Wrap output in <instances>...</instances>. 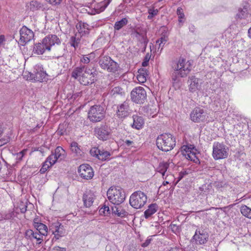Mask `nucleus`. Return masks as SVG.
Instances as JSON below:
<instances>
[{"label":"nucleus","instance_id":"e2e57ef3","mask_svg":"<svg viewBox=\"0 0 251 251\" xmlns=\"http://www.w3.org/2000/svg\"><path fill=\"white\" fill-rule=\"evenodd\" d=\"M3 133V129L2 128L1 125L0 124V136L2 135Z\"/></svg>","mask_w":251,"mask_h":251},{"label":"nucleus","instance_id":"f257e3e1","mask_svg":"<svg viewBox=\"0 0 251 251\" xmlns=\"http://www.w3.org/2000/svg\"><path fill=\"white\" fill-rule=\"evenodd\" d=\"M96 75L94 69L88 66L80 65L75 68L72 72V77L77 79L83 85H88L94 82Z\"/></svg>","mask_w":251,"mask_h":251},{"label":"nucleus","instance_id":"4468645a","mask_svg":"<svg viewBox=\"0 0 251 251\" xmlns=\"http://www.w3.org/2000/svg\"><path fill=\"white\" fill-rule=\"evenodd\" d=\"M169 166V163L168 162H162L160 163L158 167V173L159 174L163 179H165L163 182L164 185L170 183L173 178V175L170 174L169 172H167Z\"/></svg>","mask_w":251,"mask_h":251},{"label":"nucleus","instance_id":"e433bc0d","mask_svg":"<svg viewBox=\"0 0 251 251\" xmlns=\"http://www.w3.org/2000/svg\"><path fill=\"white\" fill-rule=\"evenodd\" d=\"M110 155L111 154L109 152L104 150H100V152L99 153L98 158L102 161L106 160L110 157Z\"/></svg>","mask_w":251,"mask_h":251},{"label":"nucleus","instance_id":"774afa93","mask_svg":"<svg viewBox=\"0 0 251 251\" xmlns=\"http://www.w3.org/2000/svg\"><path fill=\"white\" fill-rule=\"evenodd\" d=\"M248 31H251V27L248 29Z\"/></svg>","mask_w":251,"mask_h":251},{"label":"nucleus","instance_id":"aec40b11","mask_svg":"<svg viewBox=\"0 0 251 251\" xmlns=\"http://www.w3.org/2000/svg\"><path fill=\"white\" fill-rule=\"evenodd\" d=\"M96 196L91 191L86 192L83 196L82 200L84 206L86 207H90L95 200Z\"/></svg>","mask_w":251,"mask_h":251},{"label":"nucleus","instance_id":"338daca9","mask_svg":"<svg viewBox=\"0 0 251 251\" xmlns=\"http://www.w3.org/2000/svg\"><path fill=\"white\" fill-rule=\"evenodd\" d=\"M24 27H23L22 28V29H21V30H20V32H21V31H22V30H24Z\"/></svg>","mask_w":251,"mask_h":251},{"label":"nucleus","instance_id":"4c0bfd02","mask_svg":"<svg viewBox=\"0 0 251 251\" xmlns=\"http://www.w3.org/2000/svg\"><path fill=\"white\" fill-rule=\"evenodd\" d=\"M191 173V170L190 169H185L181 171L178 174L177 180L176 183H178L181 179H182L185 176Z\"/></svg>","mask_w":251,"mask_h":251},{"label":"nucleus","instance_id":"9d476101","mask_svg":"<svg viewBox=\"0 0 251 251\" xmlns=\"http://www.w3.org/2000/svg\"><path fill=\"white\" fill-rule=\"evenodd\" d=\"M29 75V76L27 77V79L40 82L45 81L47 75L41 65H35L33 73H30Z\"/></svg>","mask_w":251,"mask_h":251},{"label":"nucleus","instance_id":"423d86ee","mask_svg":"<svg viewBox=\"0 0 251 251\" xmlns=\"http://www.w3.org/2000/svg\"><path fill=\"white\" fill-rule=\"evenodd\" d=\"M228 148L224 144L214 142L213 145L212 156L215 160L223 159L227 157Z\"/></svg>","mask_w":251,"mask_h":251},{"label":"nucleus","instance_id":"72a5a7b5","mask_svg":"<svg viewBox=\"0 0 251 251\" xmlns=\"http://www.w3.org/2000/svg\"><path fill=\"white\" fill-rule=\"evenodd\" d=\"M76 28L78 31H85V30H90V26L87 24L82 22H78L76 25Z\"/></svg>","mask_w":251,"mask_h":251},{"label":"nucleus","instance_id":"09e8293b","mask_svg":"<svg viewBox=\"0 0 251 251\" xmlns=\"http://www.w3.org/2000/svg\"><path fill=\"white\" fill-rule=\"evenodd\" d=\"M90 61V58L86 55H83L80 58V62L84 64H88Z\"/></svg>","mask_w":251,"mask_h":251},{"label":"nucleus","instance_id":"ddd939ff","mask_svg":"<svg viewBox=\"0 0 251 251\" xmlns=\"http://www.w3.org/2000/svg\"><path fill=\"white\" fill-rule=\"evenodd\" d=\"M99 64L102 69L110 72H115L119 68L118 63L108 56L102 57L100 59Z\"/></svg>","mask_w":251,"mask_h":251},{"label":"nucleus","instance_id":"de8ad7c7","mask_svg":"<svg viewBox=\"0 0 251 251\" xmlns=\"http://www.w3.org/2000/svg\"><path fill=\"white\" fill-rule=\"evenodd\" d=\"M171 229L173 232L176 234L179 231V228L178 226L175 224H171L170 226Z\"/></svg>","mask_w":251,"mask_h":251},{"label":"nucleus","instance_id":"7c9ffc66","mask_svg":"<svg viewBox=\"0 0 251 251\" xmlns=\"http://www.w3.org/2000/svg\"><path fill=\"white\" fill-rule=\"evenodd\" d=\"M28 7L32 11H37L43 8L41 3L36 0L30 1Z\"/></svg>","mask_w":251,"mask_h":251},{"label":"nucleus","instance_id":"6ab92c4d","mask_svg":"<svg viewBox=\"0 0 251 251\" xmlns=\"http://www.w3.org/2000/svg\"><path fill=\"white\" fill-rule=\"evenodd\" d=\"M51 230L54 235V238L56 240L64 236L66 234L64 226L59 223H53L51 226Z\"/></svg>","mask_w":251,"mask_h":251},{"label":"nucleus","instance_id":"58836bf2","mask_svg":"<svg viewBox=\"0 0 251 251\" xmlns=\"http://www.w3.org/2000/svg\"><path fill=\"white\" fill-rule=\"evenodd\" d=\"M109 207L105 204H104L103 206L99 210L100 215H103L104 216L108 214L109 213Z\"/></svg>","mask_w":251,"mask_h":251},{"label":"nucleus","instance_id":"6e6d98bb","mask_svg":"<svg viewBox=\"0 0 251 251\" xmlns=\"http://www.w3.org/2000/svg\"><path fill=\"white\" fill-rule=\"evenodd\" d=\"M115 208L116 209V210H114V208H112L113 213L117 214V215L119 216H122V214L121 213V212H119V210L118 209V208H117L116 207H115Z\"/></svg>","mask_w":251,"mask_h":251},{"label":"nucleus","instance_id":"b1692460","mask_svg":"<svg viewBox=\"0 0 251 251\" xmlns=\"http://www.w3.org/2000/svg\"><path fill=\"white\" fill-rule=\"evenodd\" d=\"M199 81L200 80L194 76H191L189 77V90L191 92H195L200 88L201 83L199 82Z\"/></svg>","mask_w":251,"mask_h":251},{"label":"nucleus","instance_id":"864d4df0","mask_svg":"<svg viewBox=\"0 0 251 251\" xmlns=\"http://www.w3.org/2000/svg\"><path fill=\"white\" fill-rule=\"evenodd\" d=\"M52 5H57L60 3L62 0H47Z\"/></svg>","mask_w":251,"mask_h":251},{"label":"nucleus","instance_id":"0eeeda50","mask_svg":"<svg viewBox=\"0 0 251 251\" xmlns=\"http://www.w3.org/2000/svg\"><path fill=\"white\" fill-rule=\"evenodd\" d=\"M147 201V196L141 191L134 193L131 195L129 199L130 204L136 209L141 208L145 205Z\"/></svg>","mask_w":251,"mask_h":251},{"label":"nucleus","instance_id":"a878e982","mask_svg":"<svg viewBox=\"0 0 251 251\" xmlns=\"http://www.w3.org/2000/svg\"><path fill=\"white\" fill-rule=\"evenodd\" d=\"M133 122L132 127L136 129H140L143 128L144 124V120L142 117L138 115L132 116Z\"/></svg>","mask_w":251,"mask_h":251},{"label":"nucleus","instance_id":"2eb2a0df","mask_svg":"<svg viewBox=\"0 0 251 251\" xmlns=\"http://www.w3.org/2000/svg\"><path fill=\"white\" fill-rule=\"evenodd\" d=\"M79 176L85 179H90L94 176V171L92 168L87 164L81 165L78 169Z\"/></svg>","mask_w":251,"mask_h":251},{"label":"nucleus","instance_id":"3c124183","mask_svg":"<svg viewBox=\"0 0 251 251\" xmlns=\"http://www.w3.org/2000/svg\"><path fill=\"white\" fill-rule=\"evenodd\" d=\"M150 59V56L149 54H147L145 57L143 62H142V66L143 67H146L148 65L149 61Z\"/></svg>","mask_w":251,"mask_h":251},{"label":"nucleus","instance_id":"473e14b6","mask_svg":"<svg viewBox=\"0 0 251 251\" xmlns=\"http://www.w3.org/2000/svg\"><path fill=\"white\" fill-rule=\"evenodd\" d=\"M240 211L243 216L251 219V208L245 205H243L241 206Z\"/></svg>","mask_w":251,"mask_h":251},{"label":"nucleus","instance_id":"412c9836","mask_svg":"<svg viewBox=\"0 0 251 251\" xmlns=\"http://www.w3.org/2000/svg\"><path fill=\"white\" fill-rule=\"evenodd\" d=\"M25 236L27 238H29L31 240L34 239L36 240L37 244H40L43 240L44 235L39 233L37 231H33L32 230L29 229L26 231Z\"/></svg>","mask_w":251,"mask_h":251},{"label":"nucleus","instance_id":"a18cd8bd","mask_svg":"<svg viewBox=\"0 0 251 251\" xmlns=\"http://www.w3.org/2000/svg\"><path fill=\"white\" fill-rule=\"evenodd\" d=\"M50 168V167L49 166V165L44 162L40 170V173L44 174Z\"/></svg>","mask_w":251,"mask_h":251},{"label":"nucleus","instance_id":"f8f14e48","mask_svg":"<svg viewBox=\"0 0 251 251\" xmlns=\"http://www.w3.org/2000/svg\"><path fill=\"white\" fill-rule=\"evenodd\" d=\"M191 121L199 123L204 122L208 118L207 112L203 109L196 107L191 111L190 114Z\"/></svg>","mask_w":251,"mask_h":251},{"label":"nucleus","instance_id":"6e6552de","mask_svg":"<svg viewBox=\"0 0 251 251\" xmlns=\"http://www.w3.org/2000/svg\"><path fill=\"white\" fill-rule=\"evenodd\" d=\"M180 151L186 159L196 163H200V160L196 156L198 150L194 145L191 144L183 145L181 147Z\"/></svg>","mask_w":251,"mask_h":251},{"label":"nucleus","instance_id":"69168bd1","mask_svg":"<svg viewBox=\"0 0 251 251\" xmlns=\"http://www.w3.org/2000/svg\"><path fill=\"white\" fill-rule=\"evenodd\" d=\"M158 217L159 218L158 219V223H159V222H161V221H160V218H159V216H158Z\"/></svg>","mask_w":251,"mask_h":251},{"label":"nucleus","instance_id":"4be33fe9","mask_svg":"<svg viewBox=\"0 0 251 251\" xmlns=\"http://www.w3.org/2000/svg\"><path fill=\"white\" fill-rule=\"evenodd\" d=\"M33 33L34 32H19L20 39L19 44L21 46H25L27 43L33 38Z\"/></svg>","mask_w":251,"mask_h":251},{"label":"nucleus","instance_id":"680f3d73","mask_svg":"<svg viewBox=\"0 0 251 251\" xmlns=\"http://www.w3.org/2000/svg\"><path fill=\"white\" fill-rule=\"evenodd\" d=\"M6 143V141H3L2 140H0V146H2Z\"/></svg>","mask_w":251,"mask_h":251},{"label":"nucleus","instance_id":"dca6fc26","mask_svg":"<svg viewBox=\"0 0 251 251\" xmlns=\"http://www.w3.org/2000/svg\"><path fill=\"white\" fill-rule=\"evenodd\" d=\"M130 113L129 101H125L123 103L117 105L116 114L118 118H125L127 117Z\"/></svg>","mask_w":251,"mask_h":251},{"label":"nucleus","instance_id":"8fccbe9b","mask_svg":"<svg viewBox=\"0 0 251 251\" xmlns=\"http://www.w3.org/2000/svg\"><path fill=\"white\" fill-rule=\"evenodd\" d=\"M155 235H153L151 236H149L147 239L145 241L144 243H143L142 245V246L143 247H147L151 242L152 241V237H154Z\"/></svg>","mask_w":251,"mask_h":251},{"label":"nucleus","instance_id":"9b49d317","mask_svg":"<svg viewBox=\"0 0 251 251\" xmlns=\"http://www.w3.org/2000/svg\"><path fill=\"white\" fill-rule=\"evenodd\" d=\"M131 99L136 103H143L147 98V93L142 87L139 86L134 88L131 92Z\"/></svg>","mask_w":251,"mask_h":251},{"label":"nucleus","instance_id":"f3484780","mask_svg":"<svg viewBox=\"0 0 251 251\" xmlns=\"http://www.w3.org/2000/svg\"><path fill=\"white\" fill-rule=\"evenodd\" d=\"M95 132L96 136L102 141L107 140L109 138L110 130L106 126H101L95 128Z\"/></svg>","mask_w":251,"mask_h":251},{"label":"nucleus","instance_id":"c756f323","mask_svg":"<svg viewBox=\"0 0 251 251\" xmlns=\"http://www.w3.org/2000/svg\"><path fill=\"white\" fill-rule=\"evenodd\" d=\"M54 157L56 159H62L64 158L65 156V150L61 147H57L55 150L54 153H53Z\"/></svg>","mask_w":251,"mask_h":251},{"label":"nucleus","instance_id":"49530a36","mask_svg":"<svg viewBox=\"0 0 251 251\" xmlns=\"http://www.w3.org/2000/svg\"><path fill=\"white\" fill-rule=\"evenodd\" d=\"M26 150H24L18 153L16 155V159L18 161H20L22 159L23 157L25 155Z\"/></svg>","mask_w":251,"mask_h":251},{"label":"nucleus","instance_id":"4d7b16f0","mask_svg":"<svg viewBox=\"0 0 251 251\" xmlns=\"http://www.w3.org/2000/svg\"><path fill=\"white\" fill-rule=\"evenodd\" d=\"M168 251H184L182 249L177 247L171 248Z\"/></svg>","mask_w":251,"mask_h":251},{"label":"nucleus","instance_id":"13d9d810","mask_svg":"<svg viewBox=\"0 0 251 251\" xmlns=\"http://www.w3.org/2000/svg\"><path fill=\"white\" fill-rule=\"evenodd\" d=\"M5 41V37L3 35L0 36V47L3 45Z\"/></svg>","mask_w":251,"mask_h":251},{"label":"nucleus","instance_id":"a211bd4d","mask_svg":"<svg viewBox=\"0 0 251 251\" xmlns=\"http://www.w3.org/2000/svg\"><path fill=\"white\" fill-rule=\"evenodd\" d=\"M208 236V233L204 230L197 229L193 237V240L197 244L202 245L206 243Z\"/></svg>","mask_w":251,"mask_h":251},{"label":"nucleus","instance_id":"f704fd0d","mask_svg":"<svg viewBox=\"0 0 251 251\" xmlns=\"http://www.w3.org/2000/svg\"><path fill=\"white\" fill-rule=\"evenodd\" d=\"M57 159L54 157L53 153H52L50 155H49L44 162L47 164L49 165V166L50 167L53 165H54L56 162L57 161Z\"/></svg>","mask_w":251,"mask_h":251},{"label":"nucleus","instance_id":"052dcab7","mask_svg":"<svg viewBox=\"0 0 251 251\" xmlns=\"http://www.w3.org/2000/svg\"><path fill=\"white\" fill-rule=\"evenodd\" d=\"M89 57L90 58V60L95 58V53L94 52H92L88 55Z\"/></svg>","mask_w":251,"mask_h":251},{"label":"nucleus","instance_id":"5701e85b","mask_svg":"<svg viewBox=\"0 0 251 251\" xmlns=\"http://www.w3.org/2000/svg\"><path fill=\"white\" fill-rule=\"evenodd\" d=\"M33 226L36 229V231L44 236L47 235L48 231V227L45 224L39 222L38 219H34Z\"/></svg>","mask_w":251,"mask_h":251},{"label":"nucleus","instance_id":"7ed1b4c3","mask_svg":"<svg viewBox=\"0 0 251 251\" xmlns=\"http://www.w3.org/2000/svg\"><path fill=\"white\" fill-rule=\"evenodd\" d=\"M60 40L55 35H49L44 38L41 43L36 44L33 51L37 54H43L46 51L50 50L51 47L60 43Z\"/></svg>","mask_w":251,"mask_h":251},{"label":"nucleus","instance_id":"5fc2aeb1","mask_svg":"<svg viewBox=\"0 0 251 251\" xmlns=\"http://www.w3.org/2000/svg\"><path fill=\"white\" fill-rule=\"evenodd\" d=\"M52 251H66V249L59 247H55L53 248Z\"/></svg>","mask_w":251,"mask_h":251},{"label":"nucleus","instance_id":"393cba45","mask_svg":"<svg viewBox=\"0 0 251 251\" xmlns=\"http://www.w3.org/2000/svg\"><path fill=\"white\" fill-rule=\"evenodd\" d=\"M70 149L72 153L77 157H80L83 155V151L80 149V146L76 142H73L71 143Z\"/></svg>","mask_w":251,"mask_h":251},{"label":"nucleus","instance_id":"39448f33","mask_svg":"<svg viewBox=\"0 0 251 251\" xmlns=\"http://www.w3.org/2000/svg\"><path fill=\"white\" fill-rule=\"evenodd\" d=\"M107 196L109 201L115 205L120 204L126 198L124 191L119 187H111L107 192Z\"/></svg>","mask_w":251,"mask_h":251},{"label":"nucleus","instance_id":"ea45409f","mask_svg":"<svg viewBox=\"0 0 251 251\" xmlns=\"http://www.w3.org/2000/svg\"><path fill=\"white\" fill-rule=\"evenodd\" d=\"M111 0H104L99 4L100 11H103L111 2Z\"/></svg>","mask_w":251,"mask_h":251},{"label":"nucleus","instance_id":"c85d7f7f","mask_svg":"<svg viewBox=\"0 0 251 251\" xmlns=\"http://www.w3.org/2000/svg\"><path fill=\"white\" fill-rule=\"evenodd\" d=\"M248 15L249 13L248 8L244 6L243 8H239L238 9V12L236 15V19L237 20L246 19L248 17Z\"/></svg>","mask_w":251,"mask_h":251},{"label":"nucleus","instance_id":"bf43d9fd","mask_svg":"<svg viewBox=\"0 0 251 251\" xmlns=\"http://www.w3.org/2000/svg\"><path fill=\"white\" fill-rule=\"evenodd\" d=\"M125 142L126 145L127 146H129L133 143V142L132 141H130L128 140H126Z\"/></svg>","mask_w":251,"mask_h":251},{"label":"nucleus","instance_id":"1a4fd4ad","mask_svg":"<svg viewBox=\"0 0 251 251\" xmlns=\"http://www.w3.org/2000/svg\"><path fill=\"white\" fill-rule=\"evenodd\" d=\"M88 118L93 122H98L103 119L104 116V110L102 106L95 105L91 107L88 113Z\"/></svg>","mask_w":251,"mask_h":251},{"label":"nucleus","instance_id":"79ce46f5","mask_svg":"<svg viewBox=\"0 0 251 251\" xmlns=\"http://www.w3.org/2000/svg\"><path fill=\"white\" fill-rule=\"evenodd\" d=\"M100 150L96 147L92 148L90 151V153L91 155L93 156L97 157V158H98L99 153H100Z\"/></svg>","mask_w":251,"mask_h":251},{"label":"nucleus","instance_id":"c9c22d12","mask_svg":"<svg viewBox=\"0 0 251 251\" xmlns=\"http://www.w3.org/2000/svg\"><path fill=\"white\" fill-rule=\"evenodd\" d=\"M127 23V20L126 18H123L119 21L116 22L114 28L116 30H120L122 27Z\"/></svg>","mask_w":251,"mask_h":251},{"label":"nucleus","instance_id":"2f4dec72","mask_svg":"<svg viewBox=\"0 0 251 251\" xmlns=\"http://www.w3.org/2000/svg\"><path fill=\"white\" fill-rule=\"evenodd\" d=\"M156 211V205L155 204H152L149 206V208L144 212L146 218H149Z\"/></svg>","mask_w":251,"mask_h":251},{"label":"nucleus","instance_id":"c03bdc74","mask_svg":"<svg viewBox=\"0 0 251 251\" xmlns=\"http://www.w3.org/2000/svg\"><path fill=\"white\" fill-rule=\"evenodd\" d=\"M149 16L148 17L149 19H151L153 16L157 14V10L153 9L150 8L148 11Z\"/></svg>","mask_w":251,"mask_h":251},{"label":"nucleus","instance_id":"0e129e2a","mask_svg":"<svg viewBox=\"0 0 251 251\" xmlns=\"http://www.w3.org/2000/svg\"><path fill=\"white\" fill-rule=\"evenodd\" d=\"M248 36L251 38V32H248Z\"/></svg>","mask_w":251,"mask_h":251},{"label":"nucleus","instance_id":"603ef678","mask_svg":"<svg viewBox=\"0 0 251 251\" xmlns=\"http://www.w3.org/2000/svg\"><path fill=\"white\" fill-rule=\"evenodd\" d=\"M177 14L178 16L179 19H183L184 17V14L183 13L182 8L178 7L177 9Z\"/></svg>","mask_w":251,"mask_h":251},{"label":"nucleus","instance_id":"37998d69","mask_svg":"<svg viewBox=\"0 0 251 251\" xmlns=\"http://www.w3.org/2000/svg\"><path fill=\"white\" fill-rule=\"evenodd\" d=\"M168 37L165 36V35H163L162 36L160 39V43L159 44V47L158 48V49H159V48H161V50H162L163 49V47L164 45V44L166 43V42L168 41Z\"/></svg>","mask_w":251,"mask_h":251},{"label":"nucleus","instance_id":"cd10ccee","mask_svg":"<svg viewBox=\"0 0 251 251\" xmlns=\"http://www.w3.org/2000/svg\"><path fill=\"white\" fill-rule=\"evenodd\" d=\"M81 36V32H76L74 36H72L70 39L71 46L76 48L80 42Z\"/></svg>","mask_w":251,"mask_h":251},{"label":"nucleus","instance_id":"f03ea898","mask_svg":"<svg viewBox=\"0 0 251 251\" xmlns=\"http://www.w3.org/2000/svg\"><path fill=\"white\" fill-rule=\"evenodd\" d=\"M174 72L172 75V79L174 82L177 81V76L183 77L187 76L192 68V64L190 61H186L183 58H180L177 62L172 65Z\"/></svg>","mask_w":251,"mask_h":251},{"label":"nucleus","instance_id":"20e7f679","mask_svg":"<svg viewBox=\"0 0 251 251\" xmlns=\"http://www.w3.org/2000/svg\"><path fill=\"white\" fill-rule=\"evenodd\" d=\"M176 140L174 136L169 133H164L158 136V149L164 151L172 150L176 146Z\"/></svg>","mask_w":251,"mask_h":251},{"label":"nucleus","instance_id":"bb28decb","mask_svg":"<svg viewBox=\"0 0 251 251\" xmlns=\"http://www.w3.org/2000/svg\"><path fill=\"white\" fill-rule=\"evenodd\" d=\"M148 76V71L144 68H140L138 71L136 78L139 83H143L147 80Z\"/></svg>","mask_w":251,"mask_h":251},{"label":"nucleus","instance_id":"a19ab883","mask_svg":"<svg viewBox=\"0 0 251 251\" xmlns=\"http://www.w3.org/2000/svg\"><path fill=\"white\" fill-rule=\"evenodd\" d=\"M123 93V89L120 87H115L111 91V94L112 95H122Z\"/></svg>","mask_w":251,"mask_h":251}]
</instances>
